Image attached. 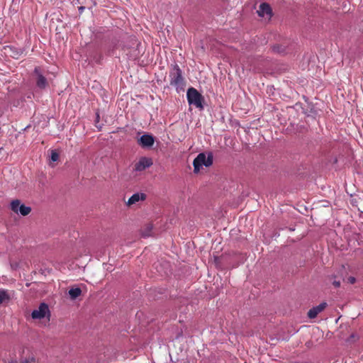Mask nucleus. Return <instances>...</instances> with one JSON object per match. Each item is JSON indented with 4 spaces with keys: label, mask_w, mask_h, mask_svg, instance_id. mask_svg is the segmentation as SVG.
Listing matches in <instances>:
<instances>
[{
    "label": "nucleus",
    "mask_w": 363,
    "mask_h": 363,
    "mask_svg": "<svg viewBox=\"0 0 363 363\" xmlns=\"http://www.w3.org/2000/svg\"><path fill=\"white\" fill-rule=\"evenodd\" d=\"M59 153L56 150H52L50 153V160L52 162H57L59 160Z\"/></svg>",
    "instance_id": "6ab92c4d"
},
{
    "label": "nucleus",
    "mask_w": 363,
    "mask_h": 363,
    "mask_svg": "<svg viewBox=\"0 0 363 363\" xmlns=\"http://www.w3.org/2000/svg\"><path fill=\"white\" fill-rule=\"evenodd\" d=\"M82 294V290L79 287L72 288L69 290V295L72 299H76Z\"/></svg>",
    "instance_id": "dca6fc26"
},
{
    "label": "nucleus",
    "mask_w": 363,
    "mask_h": 363,
    "mask_svg": "<svg viewBox=\"0 0 363 363\" xmlns=\"http://www.w3.org/2000/svg\"><path fill=\"white\" fill-rule=\"evenodd\" d=\"M129 42L131 43V46L133 47L128 52H126L128 58L132 60H138L142 54V52L140 49L141 44L138 42L137 38L135 36H130Z\"/></svg>",
    "instance_id": "20e7f679"
},
{
    "label": "nucleus",
    "mask_w": 363,
    "mask_h": 363,
    "mask_svg": "<svg viewBox=\"0 0 363 363\" xmlns=\"http://www.w3.org/2000/svg\"><path fill=\"white\" fill-rule=\"evenodd\" d=\"M257 13L260 17H265L266 18L270 20L273 16V12L271 6L269 4L263 2L260 4L259 6V9L257 11Z\"/></svg>",
    "instance_id": "0eeeda50"
},
{
    "label": "nucleus",
    "mask_w": 363,
    "mask_h": 363,
    "mask_svg": "<svg viewBox=\"0 0 363 363\" xmlns=\"http://www.w3.org/2000/svg\"><path fill=\"white\" fill-rule=\"evenodd\" d=\"M272 50L274 52L279 53L281 55L286 54L288 51V48L284 45H276L272 47Z\"/></svg>",
    "instance_id": "2eb2a0df"
},
{
    "label": "nucleus",
    "mask_w": 363,
    "mask_h": 363,
    "mask_svg": "<svg viewBox=\"0 0 363 363\" xmlns=\"http://www.w3.org/2000/svg\"><path fill=\"white\" fill-rule=\"evenodd\" d=\"M152 165V160L150 157H143L135 163L134 170L142 172Z\"/></svg>",
    "instance_id": "9d476101"
},
{
    "label": "nucleus",
    "mask_w": 363,
    "mask_h": 363,
    "mask_svg": "<svg viewBox=\"0 0 363 363\" xmlns=\"http://www.w3.org/2000/svg\"><path fill=\"white\" fill-rule=\"evenodd\" d=\"M100 116L98 112L96 113V118H95V125L99 129L101 130V125H99Z\"/></svg>",
    "instance_id": "412c9836"
},
{
    "label": "nucleus",
    "mask_w": 363,
    "mask_h": 363,
    "mask_svg": "<svg viewBox=\"0 0 363 363\" xmlns=\"http://www.w3.org/2000/svg\"><path fill=\"white\" fill-rule=\"evenodd\" d=\"M132 48H133V47L131 46V43L129 42V37H128L127 43L123 46L122 50L127 52Z\"/></svg>",
    "instance_id": "aec40b11"
},
{
    "label": "nucleus",
    "mask_w": 363,
    "mask_h": 363,
    "mask_svg": "<svg viewBox=\"0 0 363 363\" xmlns=\"http://www.w3.org/2000/svg\"><path fill=\"white\" fill-rule=\"evenodd\" d=\"M333 284L335 286V287H339L340 286V282L338 281H334Z\"/></svg>",
    "instance_id": "5701e85b"
},
{
    "label": "nucleus",
    "mask_w": 363,
    "mask_h": 363,
    "mask_svg": "<svg viewBox=\"0 0 363 363\" xmlns=\"http://www.w3.org/2000/svg\"><path fill=\"white\" fill-rule=\"evenodd\" d=\"M47 315L50 316V310L48 305L45 303H41L38 308L33 310L31 313L33 319H43Z\"/></svg>",
    "instance_id": "423d86ee"
},
{
    "label": "nucleus",
    "mask_w": 363,
    "mask_h": 363,
    "mask_svg": "<svg viewBox=\"0 0 363 363\" xmlns=\"http://www.w3.org/2000/svg\"><path fill=\"white\" fill-rule=\"evenodd\" d=\"M328 303L326 302H323L320 303L318 306L313 307L308 312V317L311 319L315 318L317 315L323 311L327 307Z\"/></svg>",
    "instance_id": "f8f14e48"
},
{
    "label": "nucleus",
    "mask_w": 363,
    "mask_h": 363,
    "mask_svg": "<svg viewBox=\"0 0 363 363\" xmlns=\"http://www.w3.org/2000/svg\"><path fill=\"white\" fill-rule=\"evenodd\" d=\"M34 74L36 76V86L41 89H44L48 86V80L41 72L40 67H36L34 69Z\"/></svg>",
    "instance_id": "1a4fd4ad"
},
{
    "label": "nucleus",
    "mask_w": 363,
    "mask_h": 363,
    "mask_svg": "<svg viewBox=\"0 0 363 363\" xmlns=\"http://www.w3.org/2000/svg\"><path fill=\"white\" fill-rule=\"evenodd\" d=\"M348 281L350 283V284H354L355 281H356V279L353 277H350L348 278Z\"/></svg>",
    "instance_id": "4be33fe9"
},
{
    "label": "nucleus",
    "mask_w": 363,
    "mask_h": 363,
    "mask_svg": "<svg viewBox=\"0 0 363 363\" xmlns=\"http://www.w3.org/2000/svg\"><path fill=\"white\" fill-rule=\"evenodd\" d=\"M146 194L144 193H135L133 194L128 199L127 205L131 206L136 203L138 201H144L146 199Z\"/></svg>",
    "instance_id": "ddd939ff"
},
{
    "label": "nucleus",
    "mask_w": 363,
    "mask_h": 363,
    "mask_svg": "<svg viewBox=\"0 0 363 363\" xmlns=\"http://www.w3.org/2000/svg\"><path fill=\"white\" fill-rule=\"evenodd\" d=\"M153 229V225L151 223L147 224L142 230H141V235L143 238H147L152 235V230Z\"/></svg>",
    "instance_id": "4468645a"
},
{
    "label": "nucleus",
    "mask_w": 363,
    "mask_h": 363,
    "mask_svg": "<svg viewBox=\"0 0 363 363\" xmlns=\"http://www.w3.org/2000/svg\"><path fill=\"white\" fill-rule=\"evenodd\" d=\"M186 98L189 105H194L200 110L203 109V96L194 87L188 89Z\"/></svg>",
    "instance_id": "f03ea898"
},
{
    "label": "nucleus",
    "mask_w": 363,
    "mask_h": 363,
    "mask_svg": "<svg viewBox=\"0 0 363 363\" xmlns=\"http://www.w3.org/2000/svg\"><path fill=\"white\" fill-rule=\"evenodd\" d=\"M11 209L16 213H20L23 216H28L31 212V208L21 203L18 199L11 202Z\"/></svg>",
    "instance_id": "39448f33"
},
{
    "label": "nucleus",
    "mask_w": 363,
    "mask_h": 363,
    "mask_svg": "<svg viewBox=\"0 0 363 363\" xmlns=\"http://www.w3.org/2000/svg\"><path fill=\"white\" fill-rule=\"evenodd\" d=\"M213 155L209 153L206 157L204 153H199L193 161L194 172L198 173L203 165L210 167L213 164Z\"/></svg>",
    "instance_id": "7ed1b4c3"
},
{
    "label": "nucleus",
    "mask_w": 363,
    "mask_h": 363,
    "mask_svg": "<svg viewBox=\"0 0 363 363\" xmlns=\"http://www.w3.org/2000/svg\"><path fill=\"white\" fill-rule=\"evenodd\" d=\"M11 299L10 295L6 290H0V304L9 302Z\"/></svg>",
    "instance_id": "f3484780"
},
{
    "label": "nucleus",
    "mask_w": 363,
    "mask_h": 363,
    "mask_svg": "<svg viewBox=\"0 0 363 363\" xmlns=\"http://www.w3.org/2000/svg\"><path fill=\"white\" fill-rule=\"evenodd\" d=\"M169 77L170 86H174L177 92L184 89L185 78L183 76L182 70L177 63L171 65Z\"/></svg>",
    "instance_id": "f257e3e1"
},
{
    "label": "nucleus",
    "mask_w": 363,
    "mask_h": 363,
    "mask_svg": "<svg viewBox=\"0 0 363 363\" xmlns=\"http://www.w3.org/2000/svg\"><path fill=\"white\" fill-rule=\"evenodd\" d=\"M5 53L14 59H18L23 54V50L21 48L13 45H6L4 47Z\"/></svg>",
    "instance_id": "9b49d317"
},
{
    "label": "nucleus",
    "mask_w": 363,
    "mask_h": 363,
    "mask_svg": "<svg viewBox=\"0 0 363 363\" xmlns=\"http://www.w3.org/2000/svg\"><path fill=\"white\" fill-rule=\"evenodd\" d=\"M137 143L143 148H150L154 145L155 137L152 135L146 133L138 138Z\"/></svg>",
    "instance_id": "6e6552de"
},
{
    "label": "nucleus",
    "mask_w": 363,
    "mask_h": 363,
    "mask_svg": "<svg viewBox=\"0 0 363 363\" xmlns=\"http://www.w3.org/2000/svg\"><path fill=\"white\" fill-rule=\"evenodd\" d=\"M35 358L34 356L31 355L28 357H26L24 359H21L19 362H17L16 361L14 362V363H35ZM11 363H13V362H11Z\"/></svg>",
    "instance_id": "a211bd4d"
},
{
    "label": "nucleus",
    "mask_w": 363,
    "mask_h": 363,
    "mask_svg": "<svg viewBox=\"0 0 363 363\" xmlns=\"http://www.w3.org/2000/svg\"><path fill=\"white\" fill-rule=\"evenodd\" d=\"M85 7L84 6H80L79 7V13H82L83 11L84 10Z\"/></svg>",
    "instance_id": "b1692460"
}]
</instances>
